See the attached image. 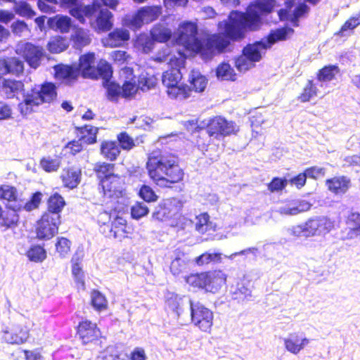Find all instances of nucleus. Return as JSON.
Returning <instances> with one entry per match:
<instances>
[{
    "label": "nucleus",
    "instance_id": "obj_1",
    "mask_svg": "<svg viewBox=\"0 0 360 360\" xmlns=\"http://www.w3.org/2000/svg\"><path fill=\"white\" fill-rule=\"evenodd\" d=\"M221 28L219 27L221 34L201 40L197 37V25L192 22H184L179 27L177 40L187 49L200 53L204 59H210L215 53L223 51L229 46V39H238L229 37L224 31V26Z\"/></svg>",
    "mask_w": 360,
    "mask_h": 360
},
{
    "label": "nucleus",
    "instance_id": "obj_2",
    "mask_svg": "<svg viewBox=\"0 0 360 360\" xmlns=\"http://www.w3.org/2000/svg\"><path fill=\"white\" fill-rule=\"evenodd\" d=\"M276 7L275 0H259L257 4L249 6L247 13L232 12L229 21L219 22V27L224 26L226 34L234 38H242L246 29L255 30L260 22V15L271 13Z\"/></svg>",
    "mask_w": 360,
    "mask_h": 360
},
{
    "label": "nucleus",
    "instance_id": "obj_3",
    "mask_svg": "<svg viewBox=\"0 0 360 360\" xmlns=\"http://www.w3.org/2000/svg\"><path fill=\"white\" fill-rule=\"evenodd\" d=\"M146 168L150 178L161 187H169L184 177L176 157L169 153L153 151L148 157Z\"/></svg>",
    "mask_w": 360,
    "mask_h": 360
},
{
    "label": "nucleus",
    "instance_id": "obj_4",
    "mask_svg": "<svg viewBox=\"0 0 360 360\" xmlns=\"http://www.w3.org/2000/svg\"><path fill=\"white\" fill-rule=\"evenodd\" d=\"M56 86L52 83H45L41 86H35L23 94L22 102L18 104V109L23 115L30 114L34 107L44 103H51L56 98Z\"/></svg>",
    "mask_w": 360,
    "mask_h": 360
},
{
    "label": "nucleus",
    "instance_id": "obj_5",
    "mask_svg": "<svg viewBox=\"0 0 360 360\" xmlns=\"http://www.w3.org/2000/svg\"><path fill=\"white\" fill-rule=\"evenodd\" d=\"M293 32V30L289 27L273 31L269 34L266 40L257 41L246 46L243 50V53L247 56L252 63H255L262 59L267 49L278 41L285 40L287 36L292 34Z\"/></svg>",
    "mask_w": 360,
    "mask_h": 360
},
{
    "label": "nucleus",
    "instance_id": "obj_6",
    "mask_svg": "<svg viewBox=\"0 0 360 360\" xmlns=\"http://www.w3.org/2000/svg\"><path fill=\"white\" fill-rule=\"evenodd\" d=\"M181 78V73L177 68H172L162 74V84L167 88V94L172 98L184 100L190 96L191 89L179 84Z\"/></svg>",
    "mask_w": 360,
    "mask_h": 360
},
{
    "label": "nucleus",
    "instance_id": "obj_7",
    "mask_svg": "<svg viewBox=\"0 0 360 360\" xmlns=\"http://www.w3.org/2000/svg\"><path fill=\"white\" fill-rule=\"evenodd\" d=\"M191 323L202 332L210 333L213 325V312L199 302L188 300Z\"/></svg>",
    "mask_w": 360,
    "mask_h": 360
},
{
    "label": "nucleus",
    "instance_id": "obj_8",
    "mask_svg": "<svg viewBox=\"0 0 360 360\" xmlns=\"http://www.w3.org/2000/svg\"><path fill=\"white\" fill-rule=\"evenodd\" d=\"M238 131V127L233 122L228 121L221 116L211 119L207 127L208 135L217 140H221Z\"/></svg>",
    "mask_w": 360,
    "mask_h": 360
},
{
    "label": "nucleus",
    "instance_id": "obj_9",
    "mask_svg": "<svg viewBox=\"0 0 360 360\" xmlns=\"http://www.w3.org/2000/svg\"><path fill=\"white\" fill-rule=\"evenodd\" d=\"M17 53L20 54L31 68L37 69L46 55L43 47L26 42L18 45Z\"/></svg>",
    "mask_w": 360,
    "mask_h": 360
},
{
    "label": "nucleus",
    "instance_id": "obj_10",
    "mask_svg": "<svg viewBox=\"0 0 360 360\" xmlns=\"http://www.w3.org/2000/svg\"><path fill=\"white\" fill-rule=\"evenodd\" d=\"M60 224V215L57 214H44L38 221L36 233L39 239L49 240L57 232Z\"/></svg>",
    "mask_w": 360,
    "mask_h": 360
},
{
    "label": "nucleus",
    "instance_id": "obj_11",
    "mask_svg": "<svg viewBox=\"0 0 360 360\" xmlns=\"http://www.w3.org/2000/svg\"><path fill=\"white\" fill-rule=\"evenodd\" d=\"M182 203L176 198L164 200L156 207L153 213V217L165 221L176 217L181 210Z\"/></svg>",
    "mask_w": 360,
    "mask_h": 360
},
{
    "label": "nucleus",
    "instance_id": "obj_12",
    "mask_svg": "<svg viewBox=\"0 0 360 360\" xmlns=\"http://www.w3.org/2000/svg\"><path fill=\"white\" fill-rule=\"evenodd\" d=\"M160 6H146L141 8L138 13L132 17L131 20V26L139 28L143 23H149L156 20L161 14Z\"/></svg>",
    "mask_w": 360,
    "mask_h": 360
},
{
    "label": "nucleus",
    "instance_id": "obj_13",
    "mask_svg": "<svg viewBox=\"0 0 360 360\" xmlns=\"http://www.w3.org/2000/svg\"><path fill=\"white\" fill-rule=\"evenodd\" d=\"M0 199L7 202L8 210H14L16 213L23 205V200L20 198L17 189L9 185L0 186Z\"/></svg>",
    "mask_w": 360,
    "mask_h": 360
},
{
    "label": "nucleus",
    "instance_id": "obj_14",
    "mask_svg": "<svg viewBox=\"0 0 360 360\" xmlns=\"http://www.w3.org/2000/svg\"><path fill=\"white\" fill-rule=\"evenodd\" d=\"M77 333L84 345L92 342L101 336L96 324L89 321H84L79 324Z\"/></svg>",
    "mask_w": 360,
    "mask_h": 360
},
{
    "label": "nucleus",
    "instance_id": "obj_15",
    "mask_svg": "<svg viewBox=\"0 0 360 360\" xmlns=\"http://www.w3.org/2000/svg\"><path fill=\"white\" fill-rule=\"evenodd\" d=\"M309 342L308 338L297 333H290L283 339L285 349L293 354H297Z\"/></svg>",
    "mask_w": 360,
    "mask_h": 360
},
{
    "label": "nucleus",
    "instance_id": "obj_16",
    "mask_svg": "<svg viewBox=\"0 0 360 360\" xmlns=\"http://www.w3.org/2000/svg\"><path fill=\"white\" fill-rule=\"evenodd\" d=\"M77 70L79 75L81 73L84 77L96 79L98 70H96L95 54L88 53L81 56Z\"/></svg>",
    "mask_w": 360,
    "mask_h": 360
},
{
    "label": "nucleus",
    "instance_id": "obj_17",
    "mask_svg": "<svg viewBox=\"0 0 360 360\" xmlns=\"http://www.w3.org/2000/svg\"><path fill=\"white\" fill-rule=\"evenodd\" d=\"M103 195L109 198H117L121 195V179L117 175H111L101 181Z\"/></svg>",
    "mask_w": 360,
    "mask_h": 360
},
{
    "label": "nucleus",
    "instance_id": "obj_18",
    "mask_svg": "<svg viewBox=\"0 0 360 360\" xmlns=\"http://www.w3.org/2000/svg\"><path fill=\"white\" fill-rule=\"evenodd\" d=\"M311 205L306 200H292L281 206L278 212L285 215H296L300 212L309 210Z\"/></svg>",
    "mask_w": 360,
    "mask_h": 360
},
{
    "label": "nucleus",
    "instance_id": "obj_19",
    "mask_svg": "<svg viewBox=\"0 0 360 360\" xmlns=\"http://www.w3.org/2000/svg\"><path fill=\"white\" fill-rule=\"evenodd\" d=\"M172 257L170 271L174 276H176L186 271L189 259L187 255L179 249L174 251Z\"/></svg>",
    "mask_w": 360,
    "mask_h": 360
},
{
    "label": "nucleus",
    "instance_id": "obj_20",
    "mask_svg": "<svg viewBox=\"0 0 360 360\" xmlns=\"http://www.w3.org/2000/svg\"><path fill=\"white\" fill-rule=\"evenodd\" d=\"M29 335V330L26 327L17 326L11 332L5 330L3 339L8 344L21 345L27 342Z\"/></svg>",
    "mask_w": 360,
    "mask_h": 360
},
{
    "label": "nucleus",
    "instance_id": "obj_21",
    "mask_svg": "<svg viewBox=\"0 0 360 360\" xmlns=\"http://www.w3.org/2000/svg\"><path fill=\"white\" fill-rule=\"evenodd\" d=\"M226 281V275L221 271L207 272L205 290L214 293L217 292Z\"/></svg>",
    "mask_w": 360,
    "mask_h": 360
},
{
    "label": "nucleus",
    "instance_id": "obj_22",
    "mask_svg": "<svg viewBox=\"0 0 360 360\" xmlns=\"http://www.w3.org/2000/svg\"><path fill=\"white\" fill-rule=\"evenodd\" d=\"M93 15L96 16V21L92 23L96 30L108 31L112 27V14L107 8H99Z\"/></svg>",
    "mask_w": 360,
    "mask_h": 360
},
{
    "label": "nucleus",
    "instance_id": "obj_23",
    "mask_svg": "<svg viewBox=\"0 0 360 360\" xmlns=\"http://www.w3.org/2000/svg\"><path fill=\"white\" fill-rule=\"evenodd\" d=\"M326 185L331 192L336 195L345 193L351 186L350 179L345 176H335L326 181Z\"/></svg>",
    "mask_w": 360,
    "mask_h": 360
},
{
    "label": "nucleus",
    "instance_id": "obj_24",
    "mask_svg": "<svg viewBox=\"0 0 360 360\" xmlns=\"http://www.w3.org/2000/svg\"><path fill=\"white\" fill-rule=\"evenodd\" d=\"M101 1H94L91 5L88 6H73L70 10L72 16L77 18L79 21L84 22V17L91 18L96 12V8H99Z\"/></svg>",
    "mask_w": 360,
    "mask_h": 360
},
{
    "label": "nucleus",
    "instance_id": "obj_25",
    "mask_svg": "<svg viewBox=\"0 0 360 360\" xmlns=\"http://www.w3.org/2000/svg\"><path fill=\"white\" fill-rule=\"evenodd\" d=\"M185 297H181L172 292L165 294V304L167 309L175 313L177 317L180 316L182 307L184 305Z\"/></svg>",
    "mask_w": 360,
    "mask_h": 360
},
{
    "label": "nucleus",
    "instance_id": "obj_26",
    "mask_svg": "<svg viewBox=\"0 0 360 360\" xmlns=\"http://www.w3.org/2000/svg\"><path fill=\"white\" fill-rule=\"evenodd\" d=\"M81 172L75 168L64 169L61 173L60 178L63 185L69 188H74L80 182Z\"/></svg>",
    "mask_w": 360,
    "mask_h": 360
},
{
    "label": "nucleus",
    "instance_id": "obj_27",
    "mask_svg": "<svg viewBox=\"0 0 360 360\" xmlns=\"http://www.w3.org/2000/svg\"><path fill=\"white\" fill-rule=\"evenodd\" d=\"M1 91L6 98H11L23 89L24 84L20 81L4 79L2 81L0 77Z\"/></svg>",
    "mask_w": 360,
    "mask_h": 360
},
{
    "label": "nucleus",
    "instance_id": "obj_28",
    "mask_svg": "<svg viewBox=\"0 0 360 360\" xmlns=\"http://www.w3.org/2000/svg\"><path fill=\"white\" fill-rule=\"evenodd\" d=\"M129 39V32L124 28L115 29L108 34L105 45L110 47L119 46Z\"/></svg>",
    "mask_w": 360,
    "mask_h": 360
},
{
    "label": "nucleus",
    "instance_id": "obj_29",
    "mask_svg": "<svg viewBox=\"0 0 360 360\" xmlns=\"http://www.w3.org/2000/svg\"><path fill=\"white\" fill-rule=\"evenodd\" d=\"M101 153L106 159L113 161L120 153V146L115 141H104L101 146Z\"/></svg>",
    "mask_w": 360,
    "mask_h": 360
},
{
    "label": "nucleus",
    "instance_id": "obj_30",
    "mask_svg": "<svg viewBox=\"0 0 360 360\" xmlns=\"http://www.w3.org/2000/svg\"><path fill=\"white\" fill-rule=\"evenodd\" d=\"M56 75L57 78L65 79L67 83H70L77 79L79 76V70L77 68L61 65L56 68Z\"/></svg>",
    "mask_w": 360,
    "mask_h": 360
},
{
    "label": "nucleus",
    "instance_id": "obj_31",
    "mask_svg": "<svg viewBox=\"0 0 360 360\" xmlns=\"http://www.w3.org/2000/svg\"><path fill=\"white\" fill-rule=\"evenodd\" d=\"M49 26L61 32H68L70 27V19L67 16L56 15L48 20Z\"/></svg>",
    "mask_w": 360,
    "mask_h": 360
},
{
    "label": "nucleus",
    "instance_id": "obj_32",
    "mask_svg": "<svg viewBox=\"0 0 360 360\" xmlns=\"http://www.w3.org/2000/svg\"><path fill=\"white\" fill-rule=\"evenodd\" d=\"M18 220L19 216L14 210L3 211L0 205V227L11 228L15 226Z\"/></svg>",
    "mask_w": 360,
    "mask_h": 360
},
{
    "label": "nucleus",
    "instance_id": "obj_33",
    "mask_svg": "<svg viewBox=\"0 0 360 360\" xmlns=\"http://www.w3.org/2000/svg\"><path fill=\"white\" fill-rule=\"evenodd\" d=\"M347 224L349 229L347 238H354L360 235V214L351 213L347 218Z\"/></svg>",
    "mask_w": 360,
    "mask_h": 360
},
{
    "label": "nucleus",
    "instance_id": "obj_34",
    "mask_svg": "<svg viewBox=\"0 0 360 360\" xmlns=\"http://www.w3.org/2000/svg\"><path fill=\"white\" fill-rule=\"evenodd\" d=\"M72 39L74 43V46L78 49L88 45L91 42L89 31L82 28L75 30L74 34L72 35Z\"/></svg>",
    "mask_w": 360,
    "mask_h": 360
},
{
    "label": "nucleus",
    "instance_id": "obj_35",
    "mask_svg": "<svg viewBox=\"0 0 360 360\" xmlns=\"http://www.w3.org/2000/svg\"><path fill=\"white\" fill-rule=\"evenodd\" d=\"M6 74H12L19 76L23 73L24 62L16 57H11L6 59Z\"/></svg>",
    "mask_w": 360,
    "mask_h": 360
},
{
    "label": "nucleus",
    "instance_id": "obj_36",
    "mask_svg": "<svg viewBox=\"0 0 360 360\" xmlns=\"http://www.w3.org/2000/svg\"><path fill=\"white\" fill-rule=\"evenodd\" d=\"M232 292V298L238 302L250 300L252 297V291L243 283H238Z\"/></svg>",
    "mask_w": 360,
    "mask_h": 360
},
{
    "label": "nucleus",
    "instance_id": "obj_37",
    "mask_svg": "<svg viewBox=\"0 0 360 360\" xmlns=\"http://www.w3.org/2000/svg\"><path fill=\"white\" fill-rule=\"evenodd\" d=\"M189 80L193 89L197 92H202L205 90L207 79L198 70H192Z\"/></svg>",
    "mask_w": 360,
    "mask_h": 360
},
{
    "label": "nucleus",
    "instance_id": "obj_38",
    "mask_svg": "<svg viewBox=\"0 0 360 360\" xmlns=\"http://www.w3.org/2000/svg\"><path fill=\"white\" fill-rule=\"evenodd\" d=\"M150 34L153 40L165 42L170 39L172 31L162 25H156L151 30Z\"/></svg>",
    "mask_w": 360,
    "mask_h": 360
},
{
    "label": "nucleus",
    "instance_id": "obj_39",
    "mask_svg": "<svg viewBox=\"0 0 360 360\" xmlns=\"http://www.w3.org/2000/svg\"><path fill=\"white\" fill-rule=\"evenodd\" d=\"M65 205V200L61 195L55 193L48 201V212L45 214H57L58 215Z\"/></svg>",
    "mask_w": 360,
    "mask_h": 360
},
{
    "label": "nucleus",
    "instance_id": "obj_40",
    "mask_svg": "<svg viewBox=\"0 0 360 360\" xmlns=\"http://www.w3.org/2000/svg\"><path fill=\"white\" fill-rule=\"evenodd\" d=\"M115 165L107 162H98L95 164L94 170L97 176L101 179L104 178H109L111 175L114 174Z\"/></svg>",
    "mask_w": 360,
    "mask_h": 360
},
{
    "label": "nucleus",
    "instance_id": "obj_41",
    "mask_svg": "<svg viewBox=\"0 0 360 360\" xmlns=\"http://www.w3.org/2000/svg\"><path fill=\"white\" fill-rule=\"evenodd\" d=\"M217 77L221 80H235L236 74L229 63H222L217 68Z\"/></svg>",
    "mask_w": 360,
    "mask_h": 360
},
{
    "label": "nucleus",
    "instance_id": "obj_42",
    "mask_svg": "<svg viewBox=\"0 0 360 360\" xmlns=\"http://www.w3.org/2000/svg\"><path fill=\"white\" fill-rule=\"evenodd\" d=\"M125 354L120 353L115 347H108L101 352L96 360H124Z\"/></svg>",
    "mask_w": 360,
    "mask_h": 360
},
{
    "label": "nucleus",
    "instance_id": "obj_43",
    "mask_svg": "<svg viewBox=\"0 0 360 360\" xmlns=\"http://www.w3.org/2000/svg\"><path fill=\"white\" fill-rule=\"evenodd\" d=\"M210 217L207 213H202L195 218L193 221L190 223L194 224L195 229L200 233H204L210 229L209 224Z\"/></svg>",
    "mask_w": 360,
    "mask_h": 360
},
{
    "label": "nucleus",
    "instance_id": "obj_44",
    "mask_svg": "<svg viewBox=\"0 0 360 360\" xmlns=\"http://www.w3.org/2000/svg\"><path fill=\"white\" fill-rule=\"evenodd\" d=\"M13 9L18 15L22 17L31 18L35 15V12L25 1H15Z\"/></svg>",
    "mask_w": 360,
    "mask_h": 360
},
{
    "label": "nucleus",
    "instance_id": "obj_45",
    "mask_svg": "<svg viewBox=\"0 0 360 360\" xmlns=\"http://www.w3.org/2000/svg\"><path fill=\"white\" fill-rule=\"evenodd\" d=\"M97 132V127L90 125H85L82 128L81 130V133L82 134L81 139L84 143L87 144H92L96 141Z\"/></svg>",
    "mask_w": 360,
    "mask_h": 360
},
{
    "label": "nucleus",
    "instance_id": "obj_46",
    "mask_svg": "<svg viewBox=\"0 0 360 360\" xmlns=\"http://www.w3.org/2000/svg\"><path fill=\"white\" fill-rule=\"evenodd\" d=\"M60 165V160L59 158H52L50 156L44 157L40 161V166L47 172L57 171Z\"/></svg>",
    "mask_w": 360,
    "mask_h": 360
},
{
    "label": "nucleus",
    "instance_id": "obj_47",
    "mask_svg": "<svg viewBox=\"0 0 360 360\" xmlns=\"http://www.w3.org/2000/svg\"><path fill=\"white\" fill-rule=\"evenodd\" d=\"M50 52L57 53L65 50L68 47L67 41L61 37L52 39L47 45Z\"/></svg>",
    "mask_w": 360,
    "mask_h": 360
},
{
    "label": "nucleus",
    "instance_id": "obj_48",
    "mask_svg": "<svg viewBox=\"0 0 360 360\" xmlns=\"http://www.w3.org/2000/svg\"><path fill=\"white\" fill-rule=\"evenodd\" d=\"M206 279L207 272L199 274H191L186 277V281L193 287L205 289Z\"/></svg>",
    "mask_w": 360,
    "mask_h": 360
},
{
    "label": "nucleus",
    "instance_id": "obj_49",
    "mask_svg": "<svg viewBox=\"0 0 360 360\" xmlns=\"http://www.w3.org/2000/svg\"><path fill=\"white\" fill-rule=\"evenodd\" d=\"M91 304L96 310L101 311L107 308L108 302L99 291L94 290L91 292Z\"/></svg>",
    "mask_w": 360,
    "mask_h": 360
},
{
    "label": "nucleus",
    "instance_id": "obj_50",
    "mask_svg": "<svg viewBox=\"0 0 360 360\" xmlns=\"http://www.w3.org/2000/svg\"><path fill=\"white\" fill-rule=\"evenodd\" d=\"M28 258L33 262H42L46 258V251L39 245L32 247L27 252Z\"/></svg>",
    "mask_w": 360,
    "mask_h": 360
},
{
    "label": "nucleus",
    "instance_id": "obj_51",
    "mask_svg": "<svg viewBox=\"0 0 360 360\" xmlns=\"http://www.w3.org/2000/svg\"><path fill=\"white\" fill-rule=\"evenodd\" d=\"M334 228V221L326 217H319V236H325Z\"/></svg>",
    "mask_w": 360,
    "mask_h": 360
},
{
    "label": "nucleus",
    "instance_id": "obj_52",
    "mask_svg": "<svg viewBox=\"0 0 360 360\" xmlns=\"http://www.w3.org/2000/svg\"><path fill=\"white\" fill-rule=\"evenodd\" d=\"M96 70H98L96 73V78L98 77H102L105 81L108 80L112 75V70L111 67L105 60H101L97 66H96Z\"/></svg>",
    "mask_w": 360,
    "mask_h": 360
},
{
    "label": "nucleus",
    "instance_id": "obj_53",
    "mask_svg": "<svg viewBox=\"0 0 360 360\" xmlns=\"http://www.w3.org/2000/svg\"><path fill=\"white\" fill-rule=\"evenodd\" d=\"M360 25V14H357L356 15L350 18L348 20H347L345 24L342 25L341 30L339 32L340 36L344 37L347 34L345 32H349V34L352 30H353L355 27Z\"/></svg>",
    "mask_w": 360,
    "mask_h": 360
},
{
    "label": "nucleus",
    "instance_id": "obj_54",
    "mask_svg": "<svg viewBox=\"0 0 360 360\" xmlns=\"http://www.w3.org/2000/svg\"><path fill=\"white\" fill-rule=\"evenodd\" d=\"M337 72L338 68L336 66H326L319 71L318 79L323 82L330 81L333 79Z\"/></svg>",
    "mask_w": 360,
    "mask_h": 360
},
{
    "label": "nucleus",
    "instance_id": "obj_55",
    "mask_svg": "<svg viewBox=\"0 0 360 360\" xmlns=\"http://www.w3.org/2000/svg\"><path fill=\"white\" fill-rule=\"evenodd\" d=\"M221 260V254L205 252L195 259L198 265H204L210 262H219Z\"/></svg>",
    "mask_w": 360,
    "mask_h": 360
},
{
    "label": "nucleus",
    "instance_id": "obj_56",
    "mask_svg": "<svg viewBox=\"0 0 360 360\" xmlns=\"http://www.w3.org/2000/svg\"><path fill=\"white\" fill-rule=\"evenodd\" d=\"M235 65L240 72H245L255 66V63L243 53L236 60Z\"/></svg>",
    "mask_w": 360,
    "mask_h": 360
},
{
    "label": "nucleus",
    "instance_id": "obj_57",
    "mask_svg": "<svg viewBox=\"0 0 360 360\" xmlns=\"http://www.w3.org/2000/svg\"><path fill=\"white\" fill-rule=\"evenodd\" d=\"M72 273L77 283L78 289L84 290V274L79 263L72 264Z\"/></svg>",
    "mask_w": 360,
    "mask_h": 360
},
{
    "label": "nucleus",
    "instance_id": "obj_58",
    "mask_svg": "<svg viewBox=\"0 0 360 360\" xmlns=\"http://www.w3.org/2000/svg\"><path fill=\"white\" fill-rule=\"evenodd\" d=\"M105 86L107 89L108 97L110 100H115L117 97L122 94V89L120 86L113 82H110L109 79L105 81Z\"/></svg>",
    "mask_w": 360,
    "mask_h": 360
},
{
    "label": "nucleus",
    "instance_id": "obj_59",
    "mask_svg": "<svg viewBox=\"0 0 360 360\" xmlns=\"http://www.w3.org/2000/svg\"><path fill=\"white\" fill-rule=\"evenodd\" d=\"M126 221L121 218L117 217L112 224L111 232L113 233L115 238H118L122 233H125Z\"/></svg>",
    "mask_w": 360,
    "mask_h": 360
},
{
    "label": "nucleus",
    "instance_id": "obj_60",
    "mask_svg": "<svg viewBox=\"0 0 360 360\" xmlns=\"http://www.w3.org/2000/svg\"><path fill=\"white\" fill-rule=\"evenodd\" d=\"M148 208L143 202H137L131 207V213L134 219H140L148 213Z\"/></svg>",
    "mask_w": 360,
    "mask_h": 360
},
{
    "label": "nucleus",
    "instance_id": "obj_61",
    "mask_svg": "<svg viewBox=\"0 0 360 360\" xmlns=\"http://www.w3.org/2000/svg\"><path fill=\"white\" fill-rule=\"evenodd\" d=\"M304 224L308 237L319 236V217L309 219Z\"/></svg>",
    "mask_w": 360,
    "mask_h": 360
},
{
    "label": "nucleus",
    "instance_id": "obj_62",
    "mask_svg": "<svg viewBox=\"0 0 360 360\" xmlns=\"http://www.w3.org/2000/svg\"><path fill=\"white\" fill-rule=\"evenodd\" d=\"M70 245L71 242L65 238H60L58 240L56 244V248L60 257H64L68 254L70 250Z\"/></svg>",
    "mask_w": 360,
    "mask_h": 360
},
{
    "label": "nucleus",
    "instance_id": "obj_63",
    "mask_svg": "<svg viewBox=\"0 0 360 360\" xmlns=\"http://www.w3.org/2000/svg\"><path fill=\"white\" fill-rule=\"evenodd\" d=\"M117 139L123 150H131L134 146V141L126 132H122L117 135Z\"/></svg>",
    "mask_w": 360,
    "mask_h": 360
},
{
    "label": "nucleus",
    "instance_id": "obj_64",
    "mask_svg": "<svg viewBox=\"0 0 360 360\" xmlns=\"http://www.w3.org/2000/svg\"><path fill=\"white\" fill-rule=\"evenodd\" d=\"M139 195L146 202H154L158 199V195L155 193L153 190L148 186L143 185L140 191Z\"/></svg>",
    "mask_w": 360,
    "mask_h": 360
}]
</instances>
